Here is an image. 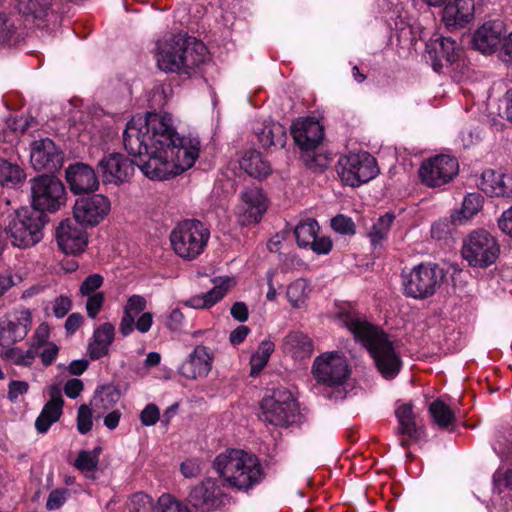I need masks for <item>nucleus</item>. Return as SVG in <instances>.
<instances>
[{
	"label": "nucleus",
	"mask_w": 512,
	"mask_h": 512,
	"mask_svg": "<svg viewBox=\"0 0 512 512\" xmlns=\"http://www.w3.org/2000/svg\"><path fill=\"white\" fill-rule=\"evenodd\" d=\"M127 152L151 180H166L191 168L199 157L198 138L180 137L168 113L133 117L123 132Z\"/></svg>",
	"instance_id": "1"
},
{
	"label": "nucleus",
	"mask_w": 512,
	"mask_h": 512,
	"mask_svg": "<svg viewBox=\"0 0 512 512\" xmlns=\"http://www.w3.org/2000/svg\"><path fill=\"white\" fill-rule=\"evenodd\" d=\"M339 321L368 349L384 378L392 379L399 373L402 361L386 334L355 311L341 312Z\"/></svg>",
	"instance_id": "2"
},
{
	"label": "nucleus",
	"mask_w": 512,
	"mask_h": 512,
	"mask_svg": "<svg viewBox=\"0 0 512 512\" xmlns=\"http://www.w3.org/2000/svg\"><path fill=\"white\" fill-rule=\"evenodd\" d=\"M206 57L204 43L194 37L177 34L157 42V65L165 72L190 74L206 61Z\"/></svg>",
	"instance_id": "3"
},
{
	"label": "nucleus",
	"mask_w": 512,
	"mask_h": 512,
	"mask_svg": "<svg viewBox=\"0 0 512 512\" xmlns=\"http://www.w3.org/2000/svg\"><path fill=\"white\" fill-rule=\"evenodd\" d=\"M214 468L231 487L248 490L262 481L264 473L256 456L231 449L219 454Z\"/></svg>",
	"instance_id": "4"
},
{
	"label": "nucleus",
	"mask_w": 512,
	"mask_h": 512,
	"mask_svg": "<svg viewBox=\"0 0 512 512\" xmlns=\"http://www.w3.org/2000/svg\"><path fill=\"white\" fill-rule=\"evenodd\" d=\"M46 216L37 210L21 208L9 215L5 234L11 244L18 248H28L39 243L43 237L42 228Z\"/></svg>",
	"instance_id": "5"
},
{
	"label": "nucleus",
	"mask_w": 512,
	"mask_h": 512,
	"mask_svg": "<svg viewBox=\"0 0 512 512\" xmlns=\"http://www.w3.org/2000/svg\"><path fill=\"white\" fill-rule=\"evenodd\" d=\"M209 238V229L198 220L182 221L170 234L173 250L186 260L197 258L204 251Z\"/></svg>",
	"instance_id": "6"
},
{
	"label": "nucleus",
	"mask_w": 512,
	"mask_h": 512,
	"mask_svg": "<svg viewBox=\"0 0 512 512\" xmlns=\"http://www.w3.org/2000/svg\"><path fill=\"white\" fill-rule=\"evenodd\" d=\"M444 278L443 271L432 263H421L401 273L403 293L413 299H426L435 294Z\"/></svg>",
	"instance_id": "7"
},
{
	"label": "nucleus",
	"mask_w": 512,
	"mask_h": 512,
	"mask_svg": "<svg viewBox=\"0 0 512 512\" xmlns=\"http://www.w3.org/2000/svg\"><path fill=\"white\" fill-rule=\"evenodd\" d=\"M337 173L343 184L359 187L379 174L376 159L368 152L349 153L337 162Z\"/></svg>",
	"instance_id": "8"
},
{
	"label": "nucleus",
	"mask_w": 512,
	"mask_h": 512,
	"mask_svg": "<svg viewBox=\"0 0 512 512\" xmlns=\"http://www.w3.org/2000/svg\"><path fill=\"white\" fill-rule=\"evenodd\" d=\"M262 419L274 426H288L295 421L297 407L291 392L278 388L267 394L260 404Z\"/></svg>",
	"instance_id": "9"
},
{
	"label": "nucleus",
	"mask_w": 512,
	"mask_h": 512,
	"mask_svg": "<svg viewBox=\"0 0 512 512\" xmlns=\"http://www.w3.org/2000/svg\"><path fill=\"white\" fill-rule=\"evenodd\" d=\"M32 208L43 213L57 211L65 203L63 183L53 175H42L31 181Z\"/></svg>",
	"instance_id": "10"
},
{
	"label": "nucleus",
	"mask_w": 512,
	"mask_h": 512,
	"mask_svg": "<svg viewBox=\"0 0 512 512\" xmlns=\"http://www.w3.org/2000/svg\"><path fill=\"white\" fill-rule=\"evenodd\" d=\"M498 255L496 240L485 230L473 231L463 242L462 256L470 266L487 267L496 261Z\"/></svg>",
	"instance_id": "11"
},
{
	"label": "nucleus",
	"mask_w": 512,
	"mask_h": 512,
	"mask_svg": "<svg viewBox=\"0 0 512 512\" xmlns=\"http://www.w3.org/2000/svg\"><path fill=\"white\" fill-rule=\"evenodd\" d=\"M312 375L317 383L328 387L342 386L350 375L346 358L338 352L317 356L312 365Z\"/></svg>",
	"instance_id": "12"
},
{
	"label": "nucleus",
	"mask_w": 512,
	"mask_h": 512,
	"mask_svg": "<svg viewBox=\"0 0 512 512\" xmlns=\"http://www.w3.org/2000/svg\"><path fill=\"white\" fill-rule=\"evenodd\" d=\"M458 170V162L454 157L441 154L424 160L419 176L426 186L440 187L450 182L458 174Z\"/></svg>",
	"instance_id": "13"
},
{
	"label": "nucleus",
	"mask_w": 512,
	"mask_h": 512,
	"mask_svg": "<svg viewBox=\"0 0 512 512\" xmlns=\"http://www.w3.org/2000/svg\"><path fill=\"white\" fill-rule=\"evenodd\" d=\"M111 210L110 200L102 194L80 197L73 207L74 220L82 226H96Z\"/></svg>",
	"instance_id": "14"
},
{
	"label": "nucleus",
	"mask_w": 512,
	"mask_h": 512,
	"mask_svg": "<svg viewBox=\"0 0 512 512\" xmlns=\"http://www.w3.org/2000/svg\"><path fill=\"white\" fill-rule=\"evenodd\" d=\"M268 207V200L262 189L247 187L240 193L235 210L237 220L242 225L260 222Z\"/></svg>",
	"instance_id": "15"
},
{
	"label": "nucleus",
	"mask_w": 512,
	"mask_h": 512,
	"mask_svg": "<svg viewBox=\"0 0 512 512\" xmlns=\"http://www.w3.org/2000/svg\"><path fill=\"white\" fill-rule=\"evenodd\" d=\"M98 170L105 184L120 185L128 182L135 168L132 160L121 153H109L99 161Z\"/></svg>",
	"instance_id": "16"
},
{
	"label": "nucleus",
	"mask_w": 512,
	"mask_h": 512,
	"mask_svg": "<svg viewBox=\"0 0 512 512\" xmlns=\"http://www.w3.org/2000/svg\"><path fill=\"white\" fill-rule=\"evenodd\" d=\"M32 325L31 313L27 309L15 311L0 320V346L10 347L22 341Z\"/></svg>",
	"instance_id": "17"
},
{
	"label": "nucleus",
	"mask_w": 512,
	"mask_h": 512,
	"mask_svg": "<svg viewBox=\"0 0 512 512\" xmlns=\"http://www.w3.org/2000/svg\"><path fill=\"white\" fill-rule=\"evenodd\" d=\"M30 161L36 170L53 172L61 168L63 155L50 138H41L31 143Z\"/></svg>",
	"instance_id": "18"
},
{
	"label": "nucleus",
	"mask_w": 512,
	"mask_h": 512,
	"mask_svg": "<svg viewBox=\"0 0 512 512\" xmlns=\"http://www.w3.org/2000/svg\"><path fill=\"white\" fill-rule=\"evenodd\" d=\"M59 248L65 254L78 255L85 251L88 237L85 230L75 220H63L56 231Z\"/></svg>",
	"instance_id": "19"
},
{
	"label": "nucleus",
	"mask_w": 512,
	"mask_h": 512,
	"mask_svg": "<svg viewBox=\"0 0 512 512\" xmlns=\"http://www.w3.org/2000/svg\"><path fill=\"white\" fill-rule=\"evenodd\" d=\"M214 354L204 345H197L179 366V374L189 380H197L208 376L212 369Z\"/></svg>",
	"instance_id": "20"
},
{
	"label": "nucleus",
	"mask_w": 512,
	"mask_h": 512,
	"mask_svg": "<svg viewBox=\"0 0 512 512\" xmlns=\"http://www.w3.org/2000/svg\"><path fill=\"white\" fill-rule=\"evenodd\" d=\"M104 284V277L99 273L88 275L80 284L78 296L85 299V310L91 319L97 318L104 307L105 294L99 289Z\"/></svg>",
	"instance_id": "21"
},
{
	"label": "nucleus",
	"mask_w": 512,
	"mask_h": 512,
	"mask_svg": "<svg viewBox=\"0 0 512 512\" xmlns=\"http://www.w3.org/2000/svg\"><path fill=\"white\" fill-rule=\"evenodd\" d=\"M291 135L301 150H314L321 143L323 127L312 118H300L291 125Z\"/></svg>",
	"instance_id": "22"
},
{
	"label": "nucleus",
	"mask_w": 512,
	"mask_h": 512,
	"mask_svg": "<svg viewBox=\"0 0 512 512\" xmlns=\"http://www.w3.org/2000/svg\"><path fill=\"white\" fill-rule=\"evenodd\" d=\"M479 188L491 198H512V174L487 169L483 171Z\"/></svg>",
	"instance_id": "23"
},
{
	"label": "nucleus",
	"mask_w": 512,
	"mask_h": 512,
	"mask_svg": "<svg viewBox=\"0 0 512 512\" xmlns=\"http://www.w3.org/2000/svg\"><path fill=\"white\" fill-rule=\"evenodd\" d=\"M504 32L505 29L502 21L485 22L474 32L473 47L483 54L494 53L500 43L502 44Z\"/></svg>",
	"instance_id": "24"
},
{
	"label": "nucleus",
	"mask_w": 512,
	"mask_h": 512,
	"mask_svg": "<svg viewBox=\"0 0 512 512\" xmlns=\"http://www.w3.org/2000/svg\"><path fill=\"white\" fill-rule=\"evenodd\" d=\"M66 180L74 194L93 192L99 187L94 169L85 163L70 165L66 170Z\"/></svg>",
	"instance_id": "25"
},
{
	"label": "nucleus",
	"mask_w": 512,
	"mask_h": 512,
	"mask_svg": "<svg viewBox=\"0 0 512 512\" xmlns=\"http://www.w3.org/2000/svg\"><path fill=\"white\" fill-rule=\"evenodd\" d=\"M459 51L460 49L456 45V42L447 37H438L434 40H430L426 45V52L436 72L440 71L444 62L449 65L453 64L458 58Z\"/></svg>",
	"instance_id": "26"
},
{
	"label": "nucleus",
	"mask_w": 512,
	"mask_h": 512,
	"mask_svg": "<svg viewBox=\"0 0 512 512\" xmlns=\"http://www.w3.org/2000/svg\"><path fill=\"white\" fill-rule=\"evenodd\" d=\"M474 0H449L442 11V21L449 28H461L474 17Z\"/></svg>",
	"instance_id": "27"
},
{
	"label": "nucleus",
	"mask_w": 512,
	"mask_h": 512,
	"mask_svg": "<svg viewBox=\"0 0 512 512\" xmlns=\"http://www.w3.org/2000/svg\"><path fill=\"white\" fill-rule=\"evenodd\" d=\"M398 421V434L407 439H401L402 446H408L411 442L418 441L422 436V428L417 425L413 406L409 403L402 404L395 410Z\"/></svg>",
	"instance_id": "28"
},
{
	"label": "nucleus",
	"mask_w": 512,
	"mask_h": 512,
	"mask_svg": "<svg viewBox=\"0 0 512 512\" xmlns=\"http://www.w3.org/2000/svg\"><path fill=\"white\" fill-rule=\"evenodd\" d=\"M49 396V401L44 405L35 421V427L39 433H46L50 426L57 422L62 415L64 400L60 388L51 386Z\"/></svg>",
	"instance_id": "29"
},
{
	"label": "nucleus",
	"mask_w": 512,
	"mask_h": 512,
	"mask_svg": "<svg viewBox=\"0 0 512 512\" xmlns=\"http://www.w3.org/2000/svg\"><path fill=\"white\" fill-rule=\"evenodd\" d=\"M223 496L221 487L216 480L207 478L190 492L192 504L200 509L210 510L218 505L219 499Z\"/></svg>",
	"instance_id": "30"
},
{
	"label": "nucleus",
	"mask_w": 512,
	"mask_h": 512,
	"mask_svg": "<svg viewBox=\"0 0 512 512\" xmlns=\"http://www.w3.org/2000/svg\"><path fill=\"white\" fill-rule=\"evenodd\" d=\"M282 348L295 359L309 358L314 351L312 339L298 330L291 331L284 337Z\"/></svg>",
	"instance_id": "31"
},
{
	"label": "nucleus",
	"mask_w": 512,
	"mask_h": 512,
	"mask_svg": "<svg viewBox=\"0 0 512 512\" xmlns=\"http://www.w3.org/2000/svg\"><path fill=\"white\" fill-rule=\"evenodd\" d=\"M114 336L115 328L111 323L106 322L97 327L88 345L90 358L96 360L107 355Z\"/></svg>",
	"instance_id": "32"
},
{
	"label": "nucleus",
	"mask_w": 512,
	"mask_h": 512,
	"mask_svg": "<svg viewBox=\"0 0 512 512\" xmlns=\"http://www.w3.org/2000/svg\"><path fill=\"white\" fill-rule=\"evenodd\" d=\"M146 305L147 301L141 295H132L128 298L119 325V331L122 336L127 337L133 332L134 319L144 313Z\"/></svg>",
	"instance_id": "33"
},
{
	"label": "nucleus",
	"mask_w": 512,
	"mask_h": 512,
	"mask_svg": "<svg viewBox=\"0 0 512 512\" xmlns=\"http://www.w3.org/2000/svg\"><path fill=\"white\" fill-rule=\"evenodd\" d=\"M230 286V280L224 279L218 285H215L206 293L192 296L185 305L194 309H207L219 302L227 293Z\"/></svg>",
	"instance_id": "34"
},
{
	"label": "nucleus",
	"mask_w": 512,
	"mask_h": 512,
	"mask_svg": "<svg viewBox=\"0 0 512 512\" xmlns=\"http://www.w3.org/2000/svg\"><path fill=\"white\" fill-rule=\"evenodd\" d=\"M256 134L263 148L284 147L286 142L285 128L278 122H264L256 128Z\"/></svg>",
	"instance_id": "35"
},
{
	"label": "nucleus",
	"mask_w": 512,
	"mask_h": 512,
	"mask_svg": "<svg viewBox=\"0 0 512 512\" xmlns=\"http://www.w3.org/2000/svg\"><path fill=\"white\" fill-rule=\"evenodd\" d=\"M239 165L249 176L254 178H264L271 171L270 164L263 159L260 152L254 149L243 153L239 160Z\"/></svg>",
	"instance_id": "36"
},
{
	"label": "nucleus",
	"mask_w": 512,
	"mask_h": 512,
	"mask_svg": "<svg viewBox=\"0 0 512 512\" xmlns=\"http://www.w3.org/2000/svg\"><path fill=\"white\" fill-rule=\"evenodd\" d=\"M118 400L119 394L114 388L103 386L95 391L91 400V407L96 417H101L112 409Z\"/></svg>",
	"instance_id": "37"
},
{
	"label": "nucleus",
	"mask_w": 512,
	"mask_h": 512,
	"mask_svg": "<svg viewBox=\"0 0 512 512\" xmlns=\"http://www.w3.org/2000/svg\"><path fill=\"white\" fill-rule=\"evenodd\" d=\"M24 170L17 164L0 158V185L15 188L25 180Z\"/></svg>",
	"instance_id": "38"
},
{
	"label": "nucleus",
	"mask_w": 512,
	"mask_h": 512,
	"mask_svg": "<svg viewBox=\"0 0 512 512\" xmlns=\"http://www.w3.org/2000/svg\"><path fill=\"white\" fill-rule=\"evenodd\" d=\"M310 292L311 288L308 282L304 279H297L288 285L286 297L293 308L303 309L307 305Z\"/></svg>",
	"instance_id": "39"
},
{
	"label": "nucleus",
	"mask_w": 512,
	"mask_h": 512,
	"mask_svg": "<svg viewBox=\"0 0 512 512\" xmlns=\"http://www.w3.org/2000/svg\"><path fill=\"white\" fill-rule=\"evenodd\" d=\"M17 7L24 16L43 20L51 11L52 0H18Z\"/></svg>",
	"instance_id": "40"
},
{
	"label": "nucleus",
	"mask_w": 512,
	"mask_h": 512,
	"mask_svg": "<svg viewBox=\"0 0 512 512\" xmlns=\"http://www.w3.org/2000/svg\"><path fill=\"white\" fill-rule=\"evenodd\" d=\"M99 449L82 450L74 461V467L87 478H94V472L99 463Z\"/></svg>",
	"instance_id": "41"
},
{
	"label": "nucleus",
	"mask_w": 512,
	"mask_h": 512,
	"mask_svg": "<svg viewBox=\"0 0 512 512\" xmlns=\"http://www.w3.org/2000/svg\"><path fill=\"white\" fill-rule=\"evenodd\" d=\"M274 351V343L270 340H263L259 346L257 351L251 356L250 365L251 371L250 375L255 377L260 374V372L267 365L271 354Z\"/></svg>",
	"instance_id": "42"
},
{
	"label": "nucleus",
	"mask_w": 512,
	"mask_h": 512,
	"mask_svg": "<svg viewBox=\"0 0 512 512\" xmlns=\"http://www.w3.org/2000/svg\"><path fill=\"white\" fill-rule=\"evenodd\" d=\"M394 214L385 213L380 216L376 222L373 223L371 229L368 232L371 244L376 247L385 240L390 231L391 225L394 221Z\"/></svg>",
	"instance_id": "43"
},
{
	"label": "nucleus",
	"mask_w": 512,
	"mask_h": 512,
	"mask_svg": "<svg viewBox=\"0 0 512 512\" xmlns=\"http://www.w3.org/2000/svg\"><path fill=\"white\" fill-rule=\"evenodd\" d=\"M319 231L318 223L311 218L301 221L294 229L297 244L300 247H309Z\"/></svg>",
	"instance_id": "44"
},
{
	"label": "nucleus",
	"mask_w": 512,
	"mask_h": 512,
	"mask_svg": "<svg viewBox=\"0 0 512 512\" xmlns=\"http://www.w3.org/2000/svg\"><path fill=\"white\" fill-rule=\"evenodd\" d=\"M429 412L434 422L440 427H448L455 421L454 412L441 400H436L431 403Z\"/></svg>",
	"instance_id": "45"
},
{
	"label": "nucleus",
	"mask_w": 512,
	"mask_h": 512,
	"mask_svg": "<svg viewBox=\"0 0 512 512\" xmlns=\"http://www.w3.org/2000/svg\"><path fill=\"white\" fill-rule=\"evenodd\" d=\"M38 350L35 346L23 351L20 348H9L4 352V357L17 366L29 367L33 364Z\"/></svg>",
	"instance_id": "46"
},
{
	"label": "nucleus",
	"mask_w": 512,
	"mask_h": 512,
	"mask_svg": "<svg viewBox=\"0 0 512 512\" xmlns=\"http://www.w3.org/2000/svg\"><path fill=\"white\" fill-rule=\"evenodd\" d=\"M483 197L478 193H469L463 200L461 214L463 218L470 219L482 208Z\"/></svg>",
	"instance_id": "47"
},
{
	"label": "nucleus",
	"mask_w": 512,
	"mask_h": 512,
	"mask_svg": "<svg viewBox=\"0 0 512 512\" xmlns=\"http://www.w3.org/2000/svg\"><path fill=\"white\" fill-rule=\"evenodd\" d=\"M154 512H189L188 508L169 494L159 497Z\"/></svg>",
	"instance_id": "48"
},
{
	"label": "nucleus",
	"mask_w": 512,
	"mask_h": 512,
	"mask_svg": "<svg viewBox=\"0 0 512 512\" xmlns=\"http://www.w3.org/2000/svg\"><path fill=\"white\" fill-rule=\"evenodd\" d=\"M92 408L83 404L79 407L77 413V429L79 433L86 434L92 429Z\"/></svg>",
	"instance_id": "49"
},
{
	"label": "nucleus",
	"mask_w": 512,
	"mask_h": 512,
	"mask_svg": "<svg viewBox=\"0 0 512 512\" xmlns=\"http://www.w3.org/2000/svg\"><path fill=\"white\" fill-rule=\"evenodd\" d=\"M70 491L66 488L52 490L46 501V508L50 511L58 510L67 501Z\"/></svg>",
	"instance_id": "50"
},
{
	"label": "nucleus",
	"mask_w": 512,
	"mask_h": 512,
	"mask_svg": "<svg viewBox=\"0 0 512 512\" xmlns=\"http://www.w3.org/2000/svg\"><path fill=\"white\" fill-rule=\"evenodd\" d=\"M331 226L334 231L343 235H354L356 232L352 219L342 214L335 216L331 220Z\"/></svg>",
	"instance_id": "51"
},
{
	"label": "nucleus",
	"mask_w": 512,
	"mask_h": 512,
	"mask_svg": "<svg viewBox=\"0 0 512 512\" xmlns=\"http://www.w3.org/2000/svg\"><path fill=\"white\" fill-rule=\"evenodd\" d=\"M160 418V410L159 408L150 403L145 406V408L140 413V421L144 426H153L155 425Z\"/></svg>",
	"instance_id": "52"
},
{
	"label": "nucleus",
	"mask_w": 512,
	"mask_h": 512,
	"mask_svg": "<svg viewBox=\"0 0 512 512\" xmlns=\"http://www.w3.org/2000/svg\"><path fill=\"white\" fill-rule=\"evenodd\" d=\"M13 24L2 14H0V45L11 44L14 37Z\"/></svg>",
	"instance_id": "53"
},
{
	"label": "nucleus",
	"mask_w": 512,
	"mask_h": 512,
	"mask_svg": "<svg viewBox=\"0 0 512 512\" xmlns=\"http://www.w3.org/2000/svg\"><path fill=\"white\" fill-rule=\"evenodd\" d=\"M29 385L26 381L13 380L8 384V399L11 402H17L19 396L28 392Z\"/></svg>",
	"instance_id": "54"
},
{
	"label": "nucleus",
	"mask_w": 512,
	"mask_h": 512,
	"mask_svg": "<svg viewBox=\"0 0 512 512\" xmlns=\"http://www.w3.org/2000/svg\"><path fill=\"white\" fill-rule=\"evenodd\" d=\"M71 309V300L68 296L61 295L54 300L53 313L57 318L64 317Z\"/></svg>",
	"instance_id": "55"
},
{
	"label": "nucleus",
	"mask_w": 512,
	"mask_h": 512,
	"mask_svg": "<svg viewBox=\"0 0 512 512\" xmlns=\"http://www.w3.org/2000/svg\"><path fill=\"white\" fill-rule=\"evenodd\" d=\"M59 348L56 344L48 342L44 345L43 350L38 353L44 366L51 365L56 359Z\"/></svg>",
	"instance_id": "56"
},
{
	"label": "nucleus",
	"mask_w": 512,
	"mask_h": 512,
	"mask_svg": "<svg viewBox=\"0 0 512 512\" xmlns=\"http://www.w3.org/2000/svg\"><path fill=\"white\" fill-rule=\"evenodd\" d=\"M84 388L83 382L80 379H69L64 385V393L71 399L77 398Z\"/></svg>",
	"instance_id": "57"
},
{
	"label": "nucleus",
	"mask_w": 512,
	"mask_h": 512,
	"mask_svg": "<svg viewBox=\"0 0 512 512\" xmlns=\"http://www.w3.org/2000/svg\"><path fill=\"white\" fill-rule=\"evenodd\" d=\"M153 324V316L150 312H144L134 319V329L144 334L147 333Z\"/></svg>",
	"instance_id": "58"
},
{
	"label": "nucleus",
	"mask_w": 512,
	"mask_h": 512,
	"mask_svg": "<svg viewBox=\"0 0 512 512\" xmlns=\"http://www.w3.org/2000/svg\"><path fill=\"white\" fill-rule=\"evenodd\" d=\"M309 247L317 254H327L332 249V241L328 237L316 236Z\"/></svg>",
	"instance_id": "59"
},
{
	"label": "nucleus",
	"mask_w": 512,
	"mask_h": 512,
	"mask_svg": "<svg viewBox=\"0 0 512 512\" xmlns=\"http://www.w3.org/2000/svg\"><path fill=\"white\" fill-rule=\"evenodd\" d=\"M498 226L503 233L512 238V206L501 214Z\"/></svg>",
	"instance_id": "60"
},
{
	"label": "nucleus",
	"mask_w": 512,
	"mask_h": 512,
	"mask_svg": "<svg viewBox=\"0 0 512 512\" xmlns=\"http://www.w3.org/2000/svg\"><path fill=\"white\" fill-rule=\"evenodd\" d=\"M500 56L503 62L512 63V32L503 38Z\"/></svg>",
	"instance_id": "61"
},
{
	"label": "nucleus",
	"mask_w": 512,
	"mask_h": 512,
	"mask_svg": "<svg viewBox=\"0 0 512 512\" xmlns=\"http://www.w3.org/2000/svg\"><path fill=\"white\" fill-rule=\"evenodd\" d=\"M230 312L232 317L239 322H245L249 316L248 307L243 302L234 303Z\"/></svg>",
	"instance_id": "62"
},
{
	"label": "nucleus",
	"mask_w": 512,
	"mask_h": 512,
	"mask_svg": "<svg viewBox=\"0 0 512 512\" xmlns=\"http://www.w3.org/2000/svg\"><path fill=\"white\" fill-rule=\"evenodd\" d=\"M250 333V329L247 326L240 325L236 329H234L229 336L230 343L232 345L241 344L248 334Z\"/></svg>",
	"instance_id": "63"
},
{
	"label": "nucleus",
	"mask_w": 512,
	"mask_h": 512,
	"mask_svg": "<svg viewBox=\"0 0 512 512\" xmlns=\"http://www.w3.org/2000/svg\"><path fill=\"white\" fill-rule=\"evenodd\" d=\"M502 113L508 121L512 122V89L508 90L504 95Z\"/></svg>",
	"instance_id": "64"
}]
</instances>
